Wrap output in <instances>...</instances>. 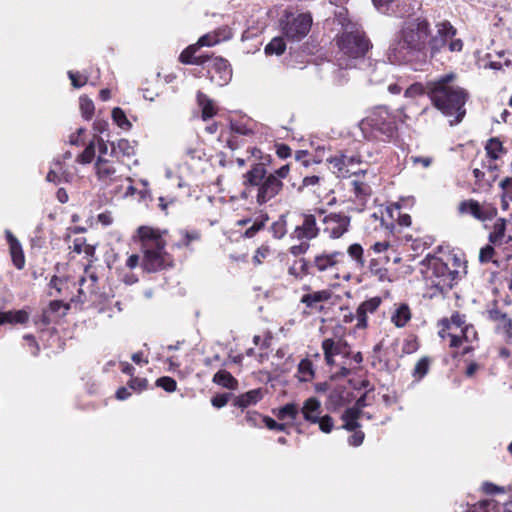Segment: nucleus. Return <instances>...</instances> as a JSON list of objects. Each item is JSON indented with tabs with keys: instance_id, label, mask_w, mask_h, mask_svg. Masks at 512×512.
Masks as SVG:
<instances>
[{
	"instance_id": "1",
	"label": "nucleus",
	"mask_w": 512,
	"mask_h": 512,
	"mask_svg": "<svg viewBox=\"0 0 512 512\" xmlns=\"http://www.w3.org/2000/svg\"><path fill=\"white\" fill-rule=\"evenodd\" d=\"M436 34L431 33L430 24L425 18L407 19L395 34L387 52L392 64H408L425 58L427 51L433 57L445 46L448 38L456 35V29L448 21L436 24Z\"/></svg>"
},
{
	"instance_id": "2",
	"label": "nucleus",
	"mask_w": 512,
	"mask_h": 512,
	"mask_svg": "<svg viewBox=\"0 0 512 512\" xmlns=\"http://www.w3.org/2000/svg\"><path fill=\"white\" fill-rule=\"evenodd\" d=\"M424 266L423 278L432 290L431 297L448 292L467 273L466 263L455 254L428 256Z\"/></svg>"
},
{
	"instance_id": "3",
	"label": "nucleus",
	"mask_w": 512,
	"mask_h": 512,
	"mask_svg": "<svg viewBox=\"0 0 512 512\" xmlns=\"http://www.w3.org/2000/svg\"><path fill=\"white\" fill-rule=\"evenodd\" d=\"M456 75L449 73L428 83V94L437 109L445 116L451 117L450 125H456L462 121L466 114L464 108L468 99V93L453 83Z\"/></svg>"
},
{
	"instance_id": "4",
	"label": "nucleus",
	"mask_w": 512,
	"mask_h": 512,
	"mask_svg": "<svg viewBox=\"0 0 512 512\" xmlns=\"http://www.w3.org/2000/svg\"><path fill=\"white\" fill-rule=\"evenodd\" d=\"M166 231L150 226L138 228V235L143 251L142 267L147 272H156L170 265L171 260L165 251Z\"/></svg>"
},
{
	"instance_id": "5",
	"label": "nucleus",
	"mask_w": 512,
	"mask_h": 512,
	"mask_svg": "<svg viewBox=\"0 0 512 512\" xmlns=\"http://www.w3.org/2000/svg\"><path fill=\"white\" fill-rule=\"evenodd\" d=\"M322 350L328 366H338L339 370L332 374L333 378H344L350 374L348 360L350 348L341 337L326 338L322 341Z\"/></svg>"
},
{
	"instance_id": "6",
	"label": "nucleus",
	"mask_w": 512,
	"mask_h": 512,
	"mask_svg": "<svg viewBox=\"0 0 512 512\" xmlns=\"http://www.w3.org/2000/svg\"><path fill=\"white\" fill-rule=\"evenodd\" d=\"M247 182L257 187L256 200L264 204L279 194L283 187L282 181L276 175H266V169L262 164H256L246 174Z\"/></svg>"
},
{
	"instance_id": "7",
	"label": "nucleus",
	"mask_w": 512,
	"mask_h": 512,
	"mask_svg": "<svg viewBox=\"0 0 512 512\" xmlns=\"http://www.w3.org/2000/svg\"><path fill=\"white\" fill-rule=\"evenodd\" d=\"M371 155L362 145L360 150L356 153H339L327 159L330 168L337 177L347 178L351 175H356L359 172H364L359 168L363 163L367 162V158Z\"/></svg>"
},
{
	"instance_id": "8",
	"label": "nucleus",
	"mask_w": 512,
	"mask_h": 512,
	"mask_svg": "<svg viewBox=\"0 0 512 512\" xmlns=\"http://www.w3.org/2000/svg\"><path fill=\"white\" fill-rule=\"evenodd\" d=\"M360 127L363 131L371 130V132L392 137L396 130V122L386 107L379 106L369 111L360 122Z\"/></svg>"
},
{
	"instance_id": "9",
	"label": "nucleus",
	"mask_w": 512,
	"mask_h": 512,
	"mask_svg": "<svg viewBox=\"0 0 512 512\" xmlns=\"http://www.w3.org/2000/svg\"><path fill=\"white\" fill-rule=\"evenodd\" d=\"M340 51L352 59L361 58L368 51L370 44L359 28L345 30L338 40Z\"/></svg>"
},
{
	"instance_id": "10",
	"label": "nucleus",
	"mask_w": 512,
	"mask_h": 512,
	"mask_svg": "<svg viewBox=\"0 0 512 512\" xmlns=\"http://www.w3.org/2000/svg\"><path fill=\"white\" fill-rule=\"evenodd\" d=\"M312 18L309 14L302 13L288 17L282 30L286 38L292 41H300L310 31Z\"/></svg>"
},
{
	"instance_id": "11",
	"label": "nucleus",
	"mask_w": 512,
	"mask_h": 512,
	"mask_svg": "<svg viewBox=\"0 0 512 512\" xmlns=\"http://www.w3.org/2000/svg\"><path fill=\"white\" fill-rule=\"evenodd\" d=\"M460 214H469L479 221H487L493 219L497 215V209L488 203L480 204L474 199H468L460 202L458 206Z\"/></svg>"
},
{
	"instance_id": "12",
	"label": "nucleus",
	"mask_w": 512,
	"mask_h": 512,
	"mask_svg": "<svg viewBox=\"0 0 512 512\" xmlns=\"http://www.w3.org/2000/svg\"><path fill=\"white\" fill-rule=\"evenodd\" d=\"M94 171L98 181L105 186H110L122 179V174L118 167L107 157H97L94 164Z\"/></svg>"
},
{
	"instance_id": "13",
	"label": "nucleus",
	"mask_w": 512,
	"mask_h": 512,
	"mask_svg": "<svg viewBox=\"0 0 512 512\" xmlns=\"http://www.w3.org/2000/svg\"><path fill=\"white\" fill-rule=\"evenodd\" d=\"M323 231L330 238H340L348 231L350 218L344 214L330 213L322 219Z\"/></svg>"
},
{
	"instance_id": "14",
	"label": "nucleus",
	"mask_w": 512,
	"mask_h": 512,
	"mask_svg": "<svg viewBox=\"0 0 512 512\" xmlns=\"http://www.w3.org/2000/svg\"><path fill=\"white\" fill-rule=\"evenodd\" d=\"M443 326L439 331V336L443 340H448L449 347H454L458 341L457 330H461L465 324V318L459 313H455L450 319H443L441 321Z\"/></svg>"
},
{
	"instance_id": "15",
	"label": "nucleus",
	"mask_w": 512,
	"mask_h": 512,
	"mask_svg": "<svg viewBox=\"0 0 512 512\" xmlns=\"http://www.w3.org/2000/svg\"><path fill=\"white\" fill-rule=\"evenodd\" d=\"M344 254L339 251L332 253H321L314 258V266L319 272H334V278L339 279L338 265L342 262Z\"/></svg>"
},
{
	"instance_id": "16",
	"label": "nucleus",
	"mask_w": 512,
	"mask_h": 512,
	"mask_svg": "<svg viewBox=\"0 0 512 512\" xmlns=\"http://www.w3.org/2000/svg\"><path fill=\"white\" fill-rule=\"evenodd\" d=\"M211 80L219 86L226 85L232 78V70L227 60L217 57L209 69Z\"/></svg>"
},
{
	"instance_id": "17",
	"label": "nucleus",
	"mask_w": 512,
	"mask_h": 512,
	"mask_svg": "<svg viewBox=\"0 0 512 512\" xmlns=\"http://www.w3.org/2000/svg\"><path fill=\"white\" fill-rule=\"evenodd\" d=\"M319 228L317 226L316 218L314 215L306 214L303 217V222L298 225L294 230V235L299 240H311L317 237Z\"/></svg>"
},
{
	"instance_id": "18",
	"label": "nucleus",
	"mask_w": 512,
	"mask_h": 512,
	"mask_svg": "<svg viewBox=\"0 0 512 512\" xmlns=\"http://www.w3.org/2000/svg\"><path fill=\"white\" fill-rule=\"evenodd\" d=\"M381 299L379 297L370 298L362 302L356 310V327L364 329L367 327V318L369 314H373L380 306Z\"/></svg>"
},
{
	"instance_id": "19",
	"label": "nucleus",
	"mask_w": 512,
	"mask_h": 512,
	"mask_svg": "<svg viewBox=\"0 0 512 512\" xmlns=\"http://www.w3.org/2000/svg\"><path fill=\"white\" fill-rule=\"evenodd\" d=\"M111 147V155L115 157H126L131 158L136 154V143L131 142L128 139H119L118 141H113L110 144Z\"/></svg>"
},
{
	"instance_id": "20",
	"label": "nucleus",
	"mask_w": 512,
	"mask_h": 512,
	"mask_svg": "<svg viewBox=\"0 0 512 512\" xmlns=\"http://www.w3.org/2000/svg\"><path fill=\"white\" fill-rule=\"evenodd\" d=\"M512 240L511 236L506 235V221L499 218L493 225V231L489 234V242L493 245L507 244Z\"/></svg>"
},
{
	"instance_id": "21",
	"label": "nucleus",
	"mask_w": 512,
	"mask_h": 512,
	"mask_svg": "<svg viewBox=\"0 0 512 512\" xmlns=\"http://www.w3.org/2000/svg\"><path fill=\"white\" fill-rule=\"evenodd\" d=\"M303 417L306 421L317 423L321 412V403L315 397L308 398L301 409Z\"/></svg>"
},
{
	"instance_id": "22",
	"label": "nucleus",
	"mask_w": 512,
	"mask_h": 512,
	"mask_svg": "<svg viewBox=\"0 0 512 512\" xmlns=\"http://www.w3.org/2000/svg\"><path fill=\"white\" fill-rule=\"evenodd\" d=\"M197 104L201 109V118L204 121L217 114L218 108L214 101L202 92L197 93Z\"/></svg>"
},
{
	"instance_id": "23",
	"label": "nucleus",
	"mask_w": 512,
	"mask_h": 512,
	"mask_svg": "<svg viewBox=\"0 0 512 512\" xmlns=\"http://www.w3.org/2000/svg\"><path fill=\"white\" fill-rule=\"evenodd\" d=\"M30 313L25 310L0 312V325L3 324H24L29 320Z\"/></svg>"
},
{
	"instance_id": "24",
	"label": "nucleus",
	"mask_w": 512,
	"mask_h": 512,
	"mask_svg": "<svg viewBox=\"0 0 512 512\" xmlns=\"http://www.w3.org/2000/svg\"><path fill=\"white\" fill-rule=\"evenodd\" d=\"M359 402H357V406L348 408L342 415V420L344 421L343 428L348 431H355L360 427L358 423V419L362 417L363 412L358 406Z\"/></svg>"
},
{
	"instance_id": "25",
	"label": "nucleus",
	"mask_w": 512,
	"mask_h": 512,
	"mask_svg": "<svg viewBox=\"0 0 512 512\" xmlns=\"http://www.w3.org/2000/svg\"><path fill=\"white\" fill-rule=\"evenodd\" d=\"M332 297V292L328 289L315 291L312 293L304 294L301 298V302L307 307L313 308L317 303L326 302Z\"/></svg>"
},
{
	"instance_id": "26",
	"label": "nucleus",
	"mask_w": 512,
	"mask_h": 512,
	"mask_svg": "<svg viewBox=\"0 0 512 512\" xmlns=\"http://www.w3.org/2000/svg\"><path fill=\"white\" fill-rule=\"evenodd\" d=\"M411 319V311L407 304H400L391 315V322L398 328L404 327Z\"/></svg>"
},
{
	"instance_id": "27",
	"label": "nucleus",
	"mask_w": 512,
	"mask_h": 512,
	"mask_svg": "<svg viewBox=\"0 0 512 512\" xmlns=\"http://www.w3.org/2000/svg\"><path fill=\"white\" fill-rule=\"evenodd\" d=\"M263 397L261 389H253L238 396L236 405L240 408H247L259 402Z\"/></svg>"
},
{
	"instance_id": "28",
	"label": "nucleus",
	"mask_w": 512,
	"mask_h": 512,
	"mask_svg": "<svg viewBox=\"0 0 512 512\" xmlns=\"http://www.w3.org/2000/svg\"><path fill=\"white\" fill-rule=\"evenodd\" d=\"M213 382L227 389L234 390L237 388V380L225 370H220L213 376Z\"/></svg>"
},
{
	"instance_id": "29",
	"label": "nucleus",
	"mask_w": 512,
	"mask_h": 512,
	"mask_svg": "<svg viewBox=\"0 0 512 512\" xmlns=\"http://www.w3.org/2000/svg\"><path fill=\"white\" fill-rule=\"evenodd\" d=\"M460 332L462 333L463 339L465 341V346L463 349V354L470 353L473 351V346L471 345L473 342L477 341L478 334L472 325H465Z\"/></svg>"
},
{
	"instance_id": "30",
	"label": "nucleus",
	"mask_w": 512,
	"mask_h": 512,
	"mask_svg": "<svg viewBox=\"0 0 512 512\" xmlns=\"http://www.w3.org/2000/svg\"><path fill=\"white\" fill-rule=\"evenodd\" d=\"M389 72V65H387L385 62H377L370 74V82L373 84L383 83Z\"/></svg>"
},
{
	"instance_id": "31",
	"label": "nucleus",
	"mask_w": 512,
	"mask_h": 512,
	"mask_svg": "<svg viewBox=\"0 0 512 512\" xmlns=\"http://www.w3.org/2000/svg\"><path fill=\"white\" fill-rule=\"evenodd\" d=\"M298 413V406L295 403H288L283 407L279 408L277 412H275V415L279 420H295Z\"/></svg>"
},
{
	"instance_id": "32",
	"label": "nucleus",
	"mask_w": 512,
	"mask_h": 512,
	"mask_svg": "<svg viewBox=\"0 0 512 512\" xmlns=\"http://www.w3.org/2000/svg\"><path fill=\"white\" fill-rule=\"evenodd\" d=\"M487 155L492 159H498L504 152L502 142L497 138H491L485 146Z\"/></svg>"
},
{
	"instance_id": "33",
	"label": "nucleus",
	"mask_w": 512,
	"mask_h": 512,
	"mask_svg": "<svg viewBox=\"0 0 512 512\" xmlns=\"http://www.w3.org/2000/svg\"><path fill=\"white\" fill-rule=\"evenodd\" d=\"M97 276L94 273H89L87 276H83L79 280V293L85 295L86 292L93 293L95 291V284L97 282Z\"/></svg>"
},
{
	"instance_id": "34",
	"label": "nucleus",
	"mask_w": 512,
	"mask_h": 512,
	"mask_svg": "<svg viewBox=\"0 0 512 512\" xmlns=\"http://www.w3.org/2000/svg\"><path fill=\"white\" fill-rule=\"evenodd\" d=\"M112 119L119 128L125 131L130 130L132 127V124L128 120L125 112L119 107L112 110Z\"/></svg>"
},
{
	"instance_id": "35",
	"label": "nucleus",
	"mask_w": 512,
	"mask_h": 512,
	"mask_svg": "<svg viewBox=\"0 0 512 512\" xmlns=\"http://www.w3.org/2000/svg\"><path fill=\"white\" fill-rule=\"evenodd\" d=\"M298 373L301 381H310L314 377L313 364L308 359H303L298 365Z\"/></svg>"
},
{
	"instance_id": "36",
	"label": "nucleus",
	"mask_w": 512,
	"mask_h": 512,
	"mask_svg": "<svg viewBox=\"0 0 512 512\" xmlns=\"http://www.w3.org/2000/svg\"><path fill=\"white\" fill-rule=\"evenodd\" d=\"M79 106L83 118L85 120H90L95 110L93 101L89 97L83 95L79 98Z\"/></svg>"
},
{
	"instance_id": "37",
	"label": "nucleus",
	"mask_w": 512,
	"mask_h": 512,
	"mask_svg": "<svg viewBox=\"0 0 512 512\" xmlns=\"http://www.w3.org/2000/svg\"><path fill=\"white\" fill-rule=\"evenodd\" d=\"M197 50L198 47L196 44L187 47L185 50L182 51V53L179 56L180 62L184 64H201L203 61L194 57V54L196 53Z\"/></svg>"
},
{
	"instance_id": "38",
	"label": "nucleus",
	"mask_w": 512,
	"mask_h": 512,
	"mask_svg": "<svg viewBox=\"0 0 512 512\" xmlns=\"http://www.w3.org/2000/svg\"><path fill=\"white\" fill-rule=\"evenodd\" d=\"M430 360L428 357H422L412 371V376L417 380H421L429 371Z\"/></svg>"
},
{
	"instance_id": "39",
	"label": "nucleus",
	"mask_w": 512,
	"mask_h": 512,
	"mask_svg": "<svg viewBox=\"0 0 512 512\" xmlns=\"http://www.w3.org/2000/svg\"><path fill=\"white\" fill-rule=\"evenodd\" d=\"M286 45L281 37L273 38L265 47V53L269 55H281L285 51Z\"/></svg>"
},
{
	"instance_id": "40",
	"label": "nucleus",
	"mask_w": 512,
	"mask_h": 512,
	"mask_svg": "<svg viewBox=\"0 0 512 512\" xmlns=\"http://www.w3.org/2000/svg\"><path fill=\"white\" fill-rule=\"evenodd\" d=\"M289 275L293 276L295 279H302L307 274V263L304 259H300L295 261L288 268Z\"/></svg>"
},
{
	"instance_id": "41",
	"label": "nucleus",
	"mask_w": 512,
	"mask_h": 512,
	"mask_svg": "<svg viewBox=\"0 0 512 512\" xmlns=\"http://www.w3.org/2000/svg\"><path fill=\"white\" fill-rule=\"evenodd\" d=\"M268 221L267 215L258 216L251 224V226L245 231L244 236L247 238H252L264 228L266 222Z\"/></svg>"
},
{
	"instance_id": "42",
	"label": "nucleus",
	"mask_w": 512,
	"mask_h": 512,
	"mask_svg": "<svg viewBox=\"0 0 512 512\" xmlns=\"http://www.w3.org/2000/svg\"><path fill=\"white\" fill-rule=\"evenodd\" d=\"M181 240L176 244L177 247L188 248L193 241L200 239V233L196 230L193 231H181Z\"/></svg>"
},
{
	"instance_id": "43",
	"label": "nucleus",
	"mask_w": 512,
	"mask_h": 512,
	"mask_svg": "<svg viewBox=\"0 0 512 512\" xmlns=\"http://www.w3.org/2000/svg\"><path fill=\"white\" fill-rule=\"evenodd\" d=\"M287 221L285 216H280L277 221L271 225V231L275 238L281 239L287 233Z\"/></svg>"
},
{
	"instance_id": "44",
	"label": "nucleus",
	"mask_w": 512,
	"mask_h": 512,
	"mask_svg": "<svg viewBox=\"0 0 512 512\" xmlns=\"http://www.w3.org/2000/svg\"><path fill=\"white\" fill-rule=\"evenodd\" d=\"M95 152H96L95 151V142L91 141L86 146L84 151L78 155L77 162L84 164V165L91 163L95 157Z\"/></svg>"
},
{
	"instance_id": "45",
	"label": "nucleus",
	"mask_w": 512,
	"mask_h": 512,
	"mask_svg": "<svg viewBox=\"0 0 512 512\" xmlns=\"http://www.w3.org/2000/svg\"><path fill=\"white\" fill-rule=\"evenodd\" d=\"M9 248H10V253H11V257H12L14 265L18 269H22L25 264V259H24V254L22 251L21 244L19 243V244L11 246Z\"/></svg>"
},
{
	"instance_id": "46",
	"label": "nucleus",
	"mask_w": 512,
	"mask_h": 512,
	"mask_svg": "<svg viewBox=\"0 0 512 512\" xmlns=\"http://www.w3.org/2000/svg\"><path fill=\"white\" fill-rule=\"evenodd\" d=\"M349 256L355 260L356 264L360 267L364 266L363 248L360 244L355 243L348 248Z\"/></svg>"
},
{
	"instance_id": "47",
	"label": "nucleus",
	"mask_w": 512,
	"mask_h": 512,
	"mask_svg": "<svg viewBox=\"0 0 512 512\" xmlns=\"http://www.w3.org/2000/svg\"><path fill=\"white\" fill-rule=\"evenodd\" d=\"M496 331L502 333L506 338H512V319L508 316L502 317V320L496 325Z\"/></svg>"
},
{
	"instance_id": "48",
	"label": "nucleus",
	"mask_w": 512,
	"mask_h": 512,
	"mask_svg": "<svg viewBox=\"0 0 512 512\" xmlns=\"http://www.w3.org/2000/svg\"><path fill=\"white\" fill-rule=\"evenodd\" d=\"M370 272L378 278L379 281H385L388 279V270L381 267L377 260L373 259L369 265Z\"/></svg>"
},
{
	"instance_id": "49",
	"label": "nucleus",
	"mask_w": 512,
	"mask_h": 512,
	"mask_svg": "<svg viewBox=\"0 0 512 512\" xmlns=\"http://www.w3.org/2000/svg\"><path fill=\"white\" fill-rule=\"evenodd\" d=\"M219 42H220V39H219L218 35L209 33V34H205L202 37H200L198 42L196 43V45L198 48L205 47V46L211 47V46L216 45Z\"/></svg>"
},
{
	"instance_id": "50",
	"label": "nucleus",
	"mask_w": 512,
	"mask_h": 512,
	"mask_svg": "<svg viewBox=\"0 0 512 512\" xmlns=\"http://www.w3.org/2000/svg\"><path fill=\"white\" fill-rule=\"evenodd\" d=\"M157 386L163 388L167 392H174L177 388V383L173 378L165 376L157 380Z\"/></svg>"
},
{
	"instance_id": "51",
	"label": "nucleus",
	"mask_w": 512,
	"mask_h": 512,
	"mask_svg": "<svg viewBox=\"0 0 512 512\" xmlns=\"http://www.w3.org/2000/svg\"><path fill=\"white\" fill-rule=\"evenodd\" d=\"M61 169H62L61 162L55 161L54 167L50 169V171L48 172V174L46 176L47 181L55 183V184L59 183V181H60L59 172L61 171Z\"/></svg>"
},
{
	"instance_id": "52",
	"label": "nucleus",
	"mask_w": 512,
	"mask_h": 512,
	"mask_svg": "<svg viewBox=\"0 0 512 512\" xmlns=\"http://www.w3.org/2000/svg\"><path fill=\"white\" fill-rule=\"evenodd\" d=\"M495 250L492 245H486L481 248L479 252V261L481 263H488L492 260Z\"/></svg>"
},
{
	"instance_id": "53",
	"label": "nucleus",
	"mask_w": 512,
	"mask_h": 512,
	"mask_svg": "<svg viewBox=\"0 0 512 512\" xmlns=\"http://www.w3.org/2000/svg\"><path fill=\"white\" fill-rule=\"evenodd\" d=\"M487 57L490 60L488 62H486V63H483V67L484 68H491V69H494V70H499L503 66H508L510 64V61L508 59H506V58L503 61H501V60H493L492 59V54H488Z\"/></svg>"
},
{
	"instance_id": "54",
	"label": "nucleus",
	"mask_w": 512,
	"mask_h": 512,
	"mask_svg": "<svg viewBox=\"0 0 512 512\" xmlns=\"http://www.w3.org/2000/svg\"><path fill=\"white\" fill-rule=\"evenodd\" d=\"M68 76L72 82V85L75 88H80V87L84 86L87 82V77L81 75L79 72L69 71Z\"/></svg>"
},
{
	"instance_id": "55",
	"label": "nucleus",
	"mask_w": 512,
	"mask_h": 512,
	"mask_svg": "<svg viewBox=\"0 0 512 512\" xmlns=\"http://www.w3.org/2000/svg\"><path fill=\"white\" fill-rule=\"evenodd\" d=\"M424 93V88L420 83H414L405 90V97L415 98Z\"/></svg>"
},
{
	"instance_id": "56",
	"label": "nucleus",
	"mask_w": 512,
	"mask_h": 512,
	"mask_svg": "<svg viewBox=\"0 0 512 512\" xmlns=\"http://www.w3.org/2000/svg\"><path fill=\"white\" fill-rule=\"evenodd\" d=\"M329 402L334 406H340L344 402L343 390L342 389H334L329 394Z\"/></svg>"
},
{
	"instance_id": "57",
	"label": "nucleus",
	"mask_w": 512,
	"mask_h": 512,
	"mask_svg": "<svg viewBox=\"0 0 512 512\" xmlns=\"http://www.w3.org/2000/svg\"><path fill=\"white\" fill-rule=\"evenodd\" d=\"M319 424V428L324 433H330L333 428V420L330 416L325 415L323 417H319L317 422Z\"/></svg>"
},
{
	"instance_id": "58",
	"label": "nucleus",
	"mask_w": 512,
	"mask_h": 512,
	"mask_svg": "<svg viewBox=\"0 0 512 512\" xmlns=\"http://www.w3.org/2000/svg\"><path fill=\"white\" fill-rule=\"evenodd\" d=\"M263 422L265 423L266 427L270 430L284 431L286 428L285 424L277 423L274 419L268 416L263 418Z\"/></svg>"
},
{
	"instance_id": "59",
	"label": "nucleus",
	"mask_w": 512,
	"mask_h": 512,
	"mask_svg": "<svg viewBox=\"0 0 512 512\" xmlns=\"http://www.w3.org/2000/svg\"><path fill=\"white\" fill-rule=\"evenodd\" d=\"M482 490L486 494H499V493H503L504 492V489L502 487L497 486V485H495L494 483H491V482H484L482 484Z\"/></svg>"
},
{
	"instance_id": "60",
	"label": "nucleus",
	"mask_w": 512,
	"mask_h": 512,
	"mask_svg": "<svg viewBox=\"0 0 512 512\" xmlns=\"http://www.w3.org/2000/svg\"><path fill=\"white\" fill-rule=\"evenodd\" d=\"M231 129L241 135H250L253 133L252 129L244 123H231Z\"/></svg>"
},
{
	"instance_id": "61",
	"label": "nucleus",
	"mask_w": 512,
	"mask_h": 512,
	"mask_svg": "<svg viewBox=\"0 0 512 512\" xmlns=\"http://www.w3.org/2000/svg\"><path fill=\"white\" fill-rule=\"evenodd\" d=\"M454 37L455 35L451 38H448L446 44L448 43V47L451 52H460L463 48V42L461 39Z\"/></svg>"
},
{
	"instance_id": "62",
	"label": "nucleus",
	"mask_w": 512,
	"mask_h": 512,
	"mask_svg": "<svg viewBox=\"0 0 512 512\" xmlns=\"http://www.w3.org/2000/svg\"><path fill=\"white\" fill-rule=\"evenodd\" d=\"M147 386V380L142 378H133L129 381V387L136 391H141Z\"/></svg>"
},
{
	"instance_id": "63",
	"label": "nucleus",
	"mask_w": 512,
	"mask_h": 512,
	"mask_svg": "<svg viewBox=\"0 0 512 512\" xmlns=\"http://www.w3.org/2000/svg\"><path fill=\"white\" fill-rule=\"evenodd\" d=\"M228 402V395L227 394H219L214 396L211 399V403L216 408H222L224 407Z\"/></svg>"
},
{
	"instance_id": "64",
	"label": "nucleus",
	"mask_w": 512,
	"mask_h": 512,
	"mask_svg": "<svg viewBox=\"0 0 512 512\" xmlns=\"http://www.w3.org/2000/svg\"><path fill=\"white\" fill-rule=\"evenodd\" d=\"M499 185L503 192L509 194V199L512 201V177L504 178Z\"/></svg>"
}]
</instances>
